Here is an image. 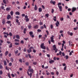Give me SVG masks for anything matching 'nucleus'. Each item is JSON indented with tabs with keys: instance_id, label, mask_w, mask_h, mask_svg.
Masks as SVG:
<instances>
[{
	"instance_id": "nucleus-62",
	"label": "nucleus",
	"mask_w": 78,
	"mask_h": 78,
	"mask_svg": "<svg viewBox=\"0 0 78 78\" xmlns=\"http://www.w3.org/2000/svg\"><path fill=\"white\" fill-rule=\"evenodd\" d=\"M67 68L66 67V66H65L64 68V70H66V69Z\"/></svg>"
},
{
	"instance_id": "nucleus-12",
	"label": "nucleus",
	"mask_w": 78,
	"mask_h": 78,
	"mask_svg": "<svg viewBox=\"0 0 78 78\" xmlns=\"http://www.w3.org/2000/svg\"><path fill=\"white\" fill-rule=\"evenodd\" d=\"M38 11L39 12H42V8L40 7L38 9Z\"/></svg>"
},
{
	"instance_id": "nucleus-39",
	"label": "nucleus",
	"mask_w": 78,
	"mask_h": 78,
	"mask_svg": "<svg viewBox=\"0 0 78 78\" xmlns=\"http://www.w3.org/2000/svg\"><path fill=\"white\" fill-rule=\"evenodd\" d=\"M33 64H34V65H36V64H37V62H33Z\"/></svg>"
},
{
	"instance_id": "nucleus-17",
	"label": "nucleus",
	"mask_w": 78,
	"mask_h": 78,
	"mask_svg": "<svg viewBox=\"0 0 78 78\" xmlns=\"http://www.w3.org/2000/svg\"><path fill=\"white\" fill-rule=\"evenodd\" d=\"M34 10H37V5H35V7L34 8Z\"/></svg>"
},
{
	"instance_id": "nucleus-59",
	"label": "nucleus",
	"mask_w": 78,
	"mask_h": 78,
	"mask_svg": "<svg viewBox=\"0 0 78 78\" xmlns=\"http://www.w3.org/2000/svg\"><path fill=\"white\" fill-rule=\"evenodd\" d=\"M9 66H12V63L11 62L9 63Z\"/></svg>"
},
{
	"instance_id": "nucleus-51",
	"label": "nucleus",
	"mask_w": 78,
	"mask_h": 78,
	"mask_svg": "<svg viewBox=\"0 0 78 78\" xmlns=\"http://www.w3.org/2000/svg\"><path fill=\"white\" fill-rule=\"evenodd\" d=\"M29 29H30L31 28V25H29L28 26Z\"/></svg>"
},
{
	"instance_id": "nucleus-34",
	"label": "nucleus",
	"mask_w": 78,
	"mask_h": 78,
	"mask_svg": "<svg viewBox=\"0 0 78 78\" xmlns=\"http://www.w3.org/2000/svg\"><path fill=\"white\" fill-rule=\"evenodd\" d=\"M45 16L47 17L48 18V16H49V14L47 13L45 15Z\"/></svg>"
},
{
	"instance_id": "nucleus-60",
	"label": "nucleus",
	"mask_w": 78,
	"mask_h": 78,
	"mask_svg": "<svg viewBox=\"0 0 78 78\" xmlns=\"http://www.w3.org/2000/svg\"><path fill=\"white\" fill-rule=\"evenodd\" d=\"M30 36L31 37H34V35L33 34L31 35Z\"/></svg>"
},
{
	"instance_id": "nucleus-6",
	"label": "nucleus",
	"mask_w": 78,
	"mask_h": 78,
	"mask_svg": "<svg viewBox=\"0 0 78 78\" xmlns=\"http://www.w3.org/2000/svg\"><path fill=\"white\" fill-rule=\"evenodd\" d=\"M3 2L4 4H6L8 3V0H3Z\"/></svg>"
},
{
	"instance_id": "nucleus-21",
	"label": "nucleus",
	"mask_w": 78,
	"mask_h": 78,
	"mask_svg": "<svg viewBox=\"0 0 78 78\" xmlns=\"http://www.w3.org/2000/svg\"><path fill=\"white\" fill-rule=\"evenodd\" d=\"M9 48H12V44H11L9 45Z\"/></svg>"
},
{
	"instance_id": "nucleus-41",
	"label": "nucleus",
	"mask_w": 78,
	"mask_h": 78,
	"mask_svg": "<svg viewBox=\"0 0 78 78\" xmlns=\"http://www.w3.org/2000/svg\"><path fill=\"white\" fill-rule=\"evenodd\" d=\"M32 48L33 49V52H34V53H36V50H35V49H34L33 48Z\"/></svg>"
},
{
	"instance_id": "nucleus-47",
	"label": "nucleus",
	"mask_w": 78,
	"mask_h": 78,
	"mask_svg": "<svg viewBox=\"0 0 78 78\" xmlns=\"http://www.w3.org/2000/svg\"><path fill=\"white\" fill-rule=\"evenodd\" d=\"M2 74H3V72L2 71V70L0 71V75H2Z\"/></svg>"
},
{
	"instance_id": "nucleus-32",
	"label": "nucleus",
	"mask_w": 78,
	"mask_h": 78,
	"mask_svg": "<svg viewBox=\"0 0 78 78\" xmlns=\"http://www.w3.org/2000/svg\"><path fill=\"white\" fill-rule=\"evenodd\" d=\"M10 60L11 61V62H14V59L12 58H11Z\"/></svg>"
},
{
	"instance_id": "nucleus-55",
	"label": "nucleus",
	"mask_w": 78,
	"mask_h": 78,
	"mask_svg": "<svg viewBox=\"0 0 78 78\" xmlns=\"http://www.w3.org/2000/svg\"><path fill=\"white\" fill-rule=\"evenodd\" d=\"M53 28V26L52 25H51V29H52Z\"/></svg>"
},
{
	"instance_id": "nucleus-38",
	"label": "nucleus",
	"mask_w": 78,
	"mask_h": 78,
	"mask_svg": "<svg viewBox=\"0 0 78 78\" xmlns=\"http://www.w3.org/2000/svg\"><path fill=\"white\" fill-rule=\"evenodd\" d=\"M5 69L6 70H7L9 71V68H8V67H7V66H5Z\"/></svg>"
},
{
	"instance_id": "nucleus-7",
	"label": "nucleus",
	"mask_w": 78,
	"mask_h": 78,
	"mask_svg": "<svg viewBox=\"0 0 78 78\" xmlns=\"http://www.w3.org/2000/svg\"><path fill=\"white\" fill-rule=\"evenodd\" d=\"M67 34H68V35H70V36H72V35H73V33L72 32H71L69 31H68L67 32Z\"/></svg>"
},
{
	"instance_id": "nucleus-57",
	"label": "nucleus",
	"mask_w": 78,
	"mask_h": 78,
	"mask_svg": "<svg viewBox=\"0 0 78 78\" xmlns=\"http://www.w3.org/2000/svg\"><path fill=\"white\" fill-rule=\"evenodd\" d=\"M37 31L38 32H41V30L40 29H38Z\"/></svg>"
},
{
	"instance_id": "nucleus-56",
	"label": "nucleus",
	"mask_w": 78,
	"mask_h": 78,
	"mask_svg": "<svg viewBox=\"0 0 78 78\" xmlns=\"http://www.w3.org/2000/svg\"><path fill=\"white\" fill-rule=\"evenodd\" d=\"M39 24L40 25H43V23L41 22H40Z\"/></svg>"
},
{
	"instance_id": "nucleus-35",
	"label": "nucleus",
	"mask_w": 78,
	"mask_h": 78,
	"mask_svg": "<svg viewBox=\"0 0 78 78\" xmlns=\"http://www.w3.org/2000/svg\"><path fill=\"white\" fill-rule=\"evenodd\" d=\"M9 34L10 36H12V33H11V32H10Z\"/></svg>"
},
{
	"instance_id": "nucleus-43",
	"label": "nucleus",
	"mask_w": 78,
	"mask_h": 78,
	"mask_svg": "<svg viewBox=\"0 0 78 78\" xmlns=\"http://www.w3.org/2000/svg\"><path fill=\"white\" fill-rule=\"evenodd\" d=\"M23 51L24 52L27 51V49H26V48H24V49L23 50Z\"/></svg>"
},
{
	"instance_id": "nucleus-53",
	"label": "nucleus",
	"mask_w": 78,
	"mask_h": 78,
	"mask_svg": "<svg viewBox=\"0 0 78 78\" xmlns=\"http://www.w3.org/2000/svg\"><path fill=\"white\" fill-rule=\"evenodd\" d=\"M19 61L21 63H22V59H20L19 60Z\"/></svg>"
},
{
	"instance_id": "nucleus-4",
	"label": "nucleus",
	"mask_w": 78,
	"mask_h": 78,
	"mask_svg": "<svg viewBox=\"0 0 78 78\" xmlns=\"http://www.w3.org/2000/svg\"><path fill=\"white\" fill-rule=\"evenodd\" d=\"M27 73L28 76H30V78H31L32 77V73H30V74L28 71L27 72Z\"/></svg>"
},
{
	"instance_id": "nucleus-18",
	"label": "nucleus",
	"mask_w": 78,
	"mask_h": 78,
	"mask_svg": "<svg viewBox=\"0 0 78 78\" xmlns=\"http://www.w3.org/2000/svg\"><path fill=\"white\" fill-rule=\"evenodd\" d=\"M3 62L4 63V66H6V65H7V63L6 61L5 60Z\"/></svg>"
},
{
	"instance_id": "nucleus-10",
	"label": "nucleus",
	"mask_w": 78,
	"mask_h": 78,
	"mask_svg": "<svg viewBox=\"0 0 78 78\" xmlns=\"http://www.w3.org/2000/svg\"><path fill=\"white\" fill-rule=\"evenodd\" d=\"M76 9V8L75 7H73L72 9V12H73L75 11Z\"/></svg>"
},
{
	"instance_id": "nucleus-24",
	"label": "nucleus",
	"mask_w": 78,
	"mask_h": 78,
	"mask_svg": "<svg viewBox=\"0 0 78 78\" xmlns=\"http://www.w3.org/2000/svg\"><path fill=\"white\" fill-rule=\"evenodd\" d=\"M16 15H20V13L19 12H16Z\"/></svg>"
},
{
	"instance_id": "nucleus-19",
	"label": "nucleus",
	"mask_w": 78,
	"mask_h": 78,
	"mask_svg": "<svg viewBox=\"0 0 78 78\" xmlns=\"http://www.w3.org/2000/svg\"><path fill=\"white\" fill-rule=\"evenodd\" d=\"M11 9V8L8 7H7L6 9V11H9Z\"/></svg>"
},
{
	"instance_id": "nucleus-49",
	"label": "nucleus",
	"mask_w": 78,
	"mask_h": 78,
	"mask_svg": "<svg viewBox=\"0 0 78 78\" xmlns=\"http://www.w3.org/2000/svg\"><path fill=\"white\" fill-rule=\"evenodd\" d=\"M56 74L57 75H59V72L56 71Z\"/></svg>"
},
{
	"instance_id": "nucleus-27",
	"label": "nucleus",
	"mask_w": 78,
	"mask_h": 78,
	"mask_svg": "<svg viewBox=\"0 0 78 78\" xmlns=\"http://www.w3.org/2000/svg\"><path fill=\"white\" fill-rule=\"evenodd\" d=\"M54 18H53V20H54V21L56 22V16H54Z\"/></svg>"
},
{
	"instance_id": "nucleus-26",
	"label": "nucleus",
	"mask_w": 78,
	"mask_h": 78,
	"mask_svg": "<svg viewBox=\"0 0 78 78\" xmlns=\"http://www.w3.org/2000/svg\"><path fill=\"white\" fill-rule=\"evenodd\" d=\"M34 28H37V29L38 28V26L37 25L35 26L34 27Z\"/></svg>"
},
{
	"instance_id": "nucleus-14",
	"label": "nucleus",
	"mask_w": 78,
	"mask_h": 78,
	"mask_svg": "<svg viewBox=\"0 0 78 78\" xmlns=\"http://www.w3.org/2000/svg\"><path fill=\"white\" fill-rule=\"evenodd\" d=\"M53 48L54 50H56V45H54L53 46Z\"/></svg>"
},
{
	"instance_id": "nucleus-20",
	"label": "nucleus",
	"mask_w": 78,
	"mask_h": 78,
	"mask_svg": "<svg viewBox=\"0 0 78 78\" xmlns=\"http://www.w3.org/2000/svg\"><path fill=\"white\" fill-rule=\"evenodd\" d=\"M16 39H19L20 38V36H19V35H16Z\"/></svg>"
},
{
	"instance_id": "nucleus-40",
	"label": "nucleus",
	"mask_w": 78,
	"mask_h": 78,
	"mask_svg": "<svg viewBox=\"0 0 78 78\" xmlns=\"http://www.w3.org/2000/svg\"><path fill=\"white\" fill-rule=\"evenodd\" d=\"M20 43L21 44H23V43H24V42H23V40L21 41V42H20Z\"/></svg>"
},
{
	"instance_id": "nucleus-22",
	"label": "nucleus",
	"mask_w": 78,
	"mask_h": 78,
	"mask_svg": "<svg viewBox=\"0 0 78 78\" xmlns=\"http://www.w3.org/2000/svg\"><path fill=\"white\" fill-rule=\"evenodd\" d=\"M26 31H27V29L26 28H24L23 30V33H24V34L26 33Z\"/></svg>"
},
{
	"instance_id": "nucleus-30",
	"label": "nucleus",
	"mask_w": 78,
	"mask_h": 78,
	"mask_svg": "<svg viewBox=\"0 0 78 78\" xmlns=\"http://www.w3.org/2000/svg\"><path fill=\"white\" fill-rule=\"evenodd\" d=\"M78 27H75L73 28V29L74 30H78Z\"/></svg>"
},
{
	"instance_id": "nucleus-44",
	"label": "nucleus",
	"mask_w": 78,
	"mask_h": 78,
	"mask_svg": "<svg viewBox=\"0 0 78 78\" xmlns=\"http://www.w3.org/2000/svg\"><path fill=\"white\" fill-rule=\"evenodd\" d=\"M66 59H69V56H68V55H66Z\"/></svg>"
},
{
	"instance_id": "nucleus-16",
	"label": "nucleus",
	"mask_w": 78,
	"mask_h": 78,
	"mask_svg": "<svg viewBox=\"0 0 78 78\" xmlns=\"http://www.w3.org/2000/svg\"><path fill=\"white\" fill-rule=\"evenodd\" d=\"M2 23L3 25H4L5 24V19H3L2 20Z\"/></svg>"
},
{
	"instance_id": "nucleus-8",
	"label": "nucleus",
	"mask_w": 78,
	"mask_h": 78,
	"mask_svg": "<svg viewBox=\"0 0 78 78\" xmlns=\"http://www.w3.org/2000/svg\"><path fill=\"white\" fill-rule=\"evenodd\" d=\"M55 25L56 26L59 27V22L58 21H57V22L55 23Z\"/></svg>"
},
{
	"instance_id": "nucleus-42",
	"label": "nucleus",
	"mask_w": 78,
	"mask_h": 78,
	"mask_svg": "<svg viewBox=\"0 0 78 78\" xmlns=\"http://www.w3.org/2000/svg\"><path fill=\"white\" fill-rule=\"evenodd\" d=\"M60 20H61V21H63V20H64V18H61L60 19Z\"/></svg>"
},
{
	"instance_id": "nucleus-46",
	"label": "nucleus",
	"mask_w": 78,
	"mask_h": 78,
	"mask_svg": "<svg viewBox=\"0 0 78 78\" xmlns=\"http://www.w3.org/2000/svg\"><path fill=\"white\" fill-rule=\"evenodd\" d=\"M3 68V66H2V65H0V69H2Z\"/></svg>"
},
{
	"instance_id": "nucleus-25",
	"label": "nucleus",
	"mask_w": 78,
	"mask_h": 78,
	"mask_svg": "<svg viewBox=\"0 0 78 78\" xmlns=\"http://www.w3.org/2000/svg\"><path fill=\"white\" fill-rule=\"evenodd\" d=\"M8 76L9 77V78H11V76L10 75V73H8L7 74Z\"/></svg>"
},
{
	"instance_id": "nucleus-37",
	"label": "nucleus",
	"mask_w": 78,
	"mask_h": 78,
	"mask_svg": "<svg viewBox=\"0 0 78 78\" xmlns=\"http://www.w3.org/2000/svg\"><path fill=\"white\" fill-rule=\"evenodd\" d=\"M15 42H19L20 41L18 39H15Z\"/></svg>"
},
{
	"instance_id": "nucleus-23",
	"label": "nucleus",
	"mask_w": 78,
	"mask_h": 78,
	"mask_svg": "<svg viewBox=\"0 0 78 78\" xmlns=\"http://www.w3.org/2000/svg\"><path fill=\"white\" fill-rule=\"evenodd\" d=\"M29 34L30 36H31V35H33V33L32 31H30L29 32Z\"/></svg>"
},
{
	"instance_id": "nucleus-58",
	"label": "nucleus",
	"mask_w": 78,
	"mask_h": 78,
	"mask_svg": "<svg viewBox=\"0 0 78 78\" xmlns=\"http://www.w3.org/2000/svg\"><path fill=\"white\" fill-rule=\"evenodd\" d=\"M48 66H46L44 68V69H48Z\"/></svg>"
},
{
	"instance_id": "nucleus-11",
	"label": "nucleus",
	"mask_w": 78,
	"mask_h": 78,
	"mask_svg": "<svg viewBox=\"0 0 78 78\" xmlns=\"http://www.w3.org/2000/svg\"><path fill=\"white\" fill-rule=\"evenodd\" d=\"M50 64H53V62H55V61L53 60H51L49 61Z\"/></svg>"
},
{
	"instance_id": "nucleus-33",
	"label": "nucleus",
	"mask_w": 78,
	"mask_h": 78,
	"mask_svg": "<svg viewBox=\"0 0 78 78\" xmlns=\"http://www.w3.org/2000/svg\"><path fill=\"white\" fill-rule=\"evenodd\" d=\"M7 23H8V24H9V23H11V21H8L6 22Z\"/></svg>"
},
{
	"instance_id": "nucleus-36",
	"label": "nucleus",
	"mask_w": 78,
	"mask_h": 78,
	"mask_svg": "<svg viewBox=\"0 0 78 78\" xmlns=\"http://www.w3.org/2000/svg\"><path fill=\"white\" fill-rule=\"evenodd\" d=\"M8 51H6L5 53V56H7V55H8Z\"/></svg>"
},
{
	"instance_id": "nucleus-45",
	"label": "nucleus",
	"mask_w": 78,
	"mask_h": 78,
	"mask_svg": "<svg viewBox=\"0 0 78 78\" xmlns=\"http://www.w3.org/2000/svg\"><path fill=\"white\" fill-rule=\"evenodd\" d=\"M62 5L61 3V2L58 3V6H59V5Z\"/></svg>"
},
{
	"instance_id": "nucleus-31",
	"label": "nucleus",
	"mask_w": 78,
	"mask_h": 78,
	"mask_svg": "<svg viewBox=\"0 0 78 78\" xmlns=\"http://www.w3.org/2000/svg\"><path fill=\"white\" fill-rule=\"evenodd\" d=\"M18 52H19V51L18 50H17L15 52V54H17Z\"/></svg>"
},
{
	"instance_id": "nucleus-52",
	"label": "nucleus",
	"mask_w": 78,
	"mask_h": 78,
	"mask_svg": "<svg viewBox=\"0 0 78 78\" xmlns=\"http://www.w3.org/2000/svg\"><path fill=\"white\" fill-rule=\"evenodd\" d=\"M55 53H57V51H58V49H55Z\"/></svg>"
},
{
	"instance_id": "nucleus-54",
	"label": "nucleus",
	"mask_w": 78,
	"mask_h": 78,
	"mask_svg": "<svg viewBox=\"0 0 78 78\" xmlns=\"http://www.w3.org/2000/svg\"><path fill=\"white\" fill-rule=\"evenodd\" d=\"M41 7L43 9H44L45 7H44V6L43 5H42L41 6Z\"/></svg>"
},
{
	"instance_id": "nucleus-61",
	"label": "nucleus",
	"mask_w": 78,
	"mask_h": 78,
	"mask_svg": "<svg viewBox=\"0 0 78 78\" xmlns=\"http://www.w3.org/2000/svg\"><path fill=\"white\" fill-rule=\"evenodd\" d=\"M53 12H54V10L53 9H51V13H53Z\"/></svg>"
},
{
	"instance_id": "nucleus-29",
	"label": "nucleus",
	"mask_w": 78,
	"mask_h": 78,
	"mask_svg": "<svg viewBox=\"0 0 78 78\" xmlns=\"http://www.w3.org/2000/svg\"><path fill=\"white\" fill-rule=\"evenodd\" d=\"M15 44L16 45H19V43L16 42L15 43Z\"/></svg>"
},
{
	"instance_id": "nucleus-1",
	"label": "nucleus",
	"mask_w": 78,
	"mask_h": 78,
	"mask_svg": "<svg viewBox=\"0 0 78 78\" xmlns=\"http://www.w3.org/2000/svg\"><path fill=\"white\" fill-rule=\"evenodd\" d=\"M32 48H33V47H31L29 48V49H28L27 50V51L28 53H31V51H32L31 50V49H32Z\"/></svg>"
},
{
	"instance_id": "nucleus-5",
	"label": "nucleus",
	"mask_w": 78,
	"mask_h": 78,
	"mask_svg": "<svg viewBox=\"0 0 78 78\" xmlns=\"http://www.w3.org/2000/svg\"><path fill=\"white\" fill-rule=\"evenodd\" d=\"M28 70L29 72H31L32 73H33V69H28Z\"/></svg>"
},
{
	"instance_id": "nucleus-9",
	"label": "nucleus",
	"mask_w": 78,
	"mask_h": 78,
	"mask_svg": "<svg viewBox=\"0 0 78 78\" xmlns=\"http://www.w3.org/2000/svg\"><path fill=\"white\" fill-rule=\"evenodd\" d=\"M7 18L8 20H9V19H10V18H11V15H10L9 14L8 15L7 17Z\"/></svg>"
},
{
	"instance_id": "nucleus-28",
	"label": "nucleus",
	"mask_w": 78,
	"mask_h": 78,
	"mask_svg": "<svg viewBox=\"0 0 78 78\" xmlns=\"http://www.w3.org/2000/svg\"><path fill=\"white\" fill-rule=\"evenodd\" d=\"M10 14L11 16H13V14H14V12H13L12 11H11L10 12Z\"/></svg>"
},
{
	"instance_id": "nucleus-15",
	"label": "nucleus",
	"mask_w": 78,
	"mask_h": 78,
	"mask_svg": "<svg viewBox=\"0 0 78 78\" xmlns=\"http://www.w3.org/2000/svg\"><path fill=\"white\" fill-rule=\"evenodd\" d=\"M3 34H5V35L6 34V35H7V36H8L9 35V34H8V32H4Z\"/></svg>"
},
{
	"instance_id": "nucleus-48",
	"label": "nucleus",
	"mask_w": 78,
	"mask_h": 78,
	"mask_svg": "<svg viewBox=\"0 0 78 78\" xmlns=\"http://www.w3.org/2000/svg\"><path fill=\"white\" fill-rule=\"evenodd\" d=\"M25 20H26V22H28V21H29V19L28 18H27Z\"/></svg>"
},
{
	"instance_id": "nucleus-50",
	"label": "nucleus",
	"mask_w": 78,
	"mask_h": 78,
	"mask_svg": "<svg viewBox=\"0 0 78 78\" xmlns=\"http://www.w3.org/2000/svg\"><path fill=\"white\" fill-rule=\"evenodd\" d=\"M46 73L47 75H50V73L48 72H47Z\"/></svg>"
},
{
	"instance_id": "nucleus-2",
	"label": "nucleus",
	"mask_w": 78,
	"mask_h": 78,
	"mask_svg": "<svg viewBox=\"0 0 78 78\" xmlns=\"http://www.w3.org/2000/svg\"><path fill=\"white\" fill-rule=\"evenodd\" d=\"M41 47L42 49H45V46H44V43H42L41 44Z\"/></svg>"
},
{
	"instance_id": "nucleus-3",
	"label": "nucleus",
	"mask_w": 78,
	"mask_h": 78,
	"mask_svg": "<svg viewBox=\"0 0 78 78\" xmlns=\"http://www.w3.org/2000/svg\"><path fill=\"white\" fill-rule=\"evenodd\" d=\"M52 37H51V42H52L53 43H54V40H53V37H54V36L52 35Z\"/></svg>"
},
{
	"instance_id": "nucleus-13",
	"label": "nucleus",
	"mask_w": 78,
	"mask_h": 78,
	"mask_svg": "<svg viewBox=\"0 0 78 78\" xmlns=\"http://www.w3.org/2000/svg\"><path fill=\"white\" fill-rule=\"evenodd\" d=\"M58 7L60 11H62V6H58Z\"/></svg>"
},
{
	"instance_id": "nucleus-64",
	"label": "nucleus",
	"mask_w": 78,
	"mask_h": 78,
	"mask_svg": "<svg viewBox=\"0 0 78 78\" xmlns=\"http://www.w3.org/2000/svg\"><path fill=\"white\" fill-rule=\"evenodd\" d=\"M26 66H28L29 65L28 62H26Z\"/></svg>"
},
{
	"instance_id": "nucleus-63",
	"label": "nucleus",
	"mask_w": 78,
	"mask_h": 78,
	"mask_svg": "<svg viewBox=\"0 0 78 78\" xmlns=\"http://www.w3.org/2000/svg\"><path fill=\"white\" fill-rule=\"evenodd\" d=\"M11 76H12V77H14V76H15L13 74H11Z\"/></svg>"
}]
</instances>
